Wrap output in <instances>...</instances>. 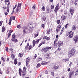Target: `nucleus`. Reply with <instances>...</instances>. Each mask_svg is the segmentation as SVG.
<instances>
[{"label": "nucleus", "mask_w": 78, "mask_h": 78, "mask_svg": "<svg viewBox=\"0 0 78 78\" xmlns=\"http://www.w3.org/2000/svg\"><path fill=\"white\" fill-rule=\"evenodd\" d=\"M21 5H22V3H18V5L16 10V12H18L19 10L21 9Z\"/></svg>", "instance_id": "1"}, {"label": "nucleus", "mask_w": 78, "mask_h": 78, "mask_svg": "<svg viewBox=\"0 0 78 78\" xmlns=\"http://www.w3.org/2000/svg\"><path fill=\"white\" fill-rule=\"evenodd\" d=\"M75 53V49L74 48H73L70 51V55H71V56H73Z\"/></svg>", "instance_id": "2"}, {"label": "nucleus", "mask_w": 78, "mask_h": 78, "mask_svg": "<svg viewBox=\"0 0 78 78\" xmlns=\"http://www.w3.org/2000/svg\"><path fill=\"white\" fill-rule=\"evenodd\" d=\"M39 40H40V39H38L36 41H35L34 40H33V47H34L35 46L36 42H37V44H38V42H39Z\"/></svg>", "instance_id": "3"}, {"label": "nucleus", "mask_w": 78, "mask_h": 78, "mask_svg": "<svg viewBox=\"0 0 78 78\" xmlns=\"http://www.w3.org/2000/svg\"><path fill=\"white\" fill-rule=\"evenodd\" d=\"M23 31L24 34H27L28 32V29L27 27H24L23 28Z\"/></svg>", "instance_id": "4"}, {"label": "nucleus", "mask_w": 78, "mask_h": 78, "mask_svg": "<svg viewBox=\"0 0 78 78\" xmlns=\"http://www.w3.org/2000/svg\"><path fill=\"white\" fill-rule=\"evenodd\" d=\"M75 10L73 8L71 7L70 9L69 12L71 13L72 16H73V13L74 12Z\"/></svg>", "instance_id": "5"}, {"label": "nucleus", "mask_w": 78, "mask_h": 78, "mask_svg": "<svg viewBox=\"0 0 78 78\" xmlns=\"http://www.w3.org/2000/svg\"><path fill=\"white\" fill-rule=\"evenodd\" d=\"M78 36H75L73 38L74 41H75V43L76 44L78 41Z\"/></svg>", "instance_id": "6"}, {"label": "nucleus", "mask_w": 78, "mask_h": 78, "mask_svg": "<svg viewBox=\"0 0 78 78\" xmlns=\"http://www.w3.org/2000/svg\"><path fill=\"white\" fill-rule=\"evenodd\" d=\"M74 72V71H73L70 72V73H69V78H71L72 77Z\"/></svg>", "instance_id": "7"}, {"label": "nucleus", "mask_w": 78, "mask_h": 78, "mask_svg": "<svg viewBox=\"0 0 78 78\" xmlns=\"http://www.w3.org/2000/svg\"><path fill=\"white\" fill-rule=\"evenodd\" d=\"M67 18V16H65L64 15L62 16H61V20H65Z\"/></svg>", "instance_id": "8"}, {"label": "nucleus", "mask_w": 78, "mask_h": 78, "mask_svg": "<svg viewBox=\"0 0 78 78\" xmlns=\"http://www.w3.org/2000/svg\"><path fill=\"white\" fill-rule=\"evenodd\" d=\"M29 61H30V58L28 57L26 58V64L27 66L28 65V63L29 62Z\"/></svg>", "instance_id": "9"}, {"label": "nucleus", "mask_w": 78, "mask_h": 78, "mask_svg": "<svg viewBox=\"0 0 78 78\" xmlns=\"http://www.w3.org/2000/svg\"><path fill=\"white\" fill-rule=\"evenodd\" d=\"M66 35L67 36H68L69 35V38H72V37H73V32L71 34H67V33H66Z\"/></svg>", "instance_id": "10"}, {"label": "nucleus", "mask_w": 78, "mask_h": 78, "mask_svg": "<svg viewBox=\"0 0 78 78\" xmlns=\"http://www.w3.org/2000/svg\"><path fill=\"white\" fill-rule=\"evenodd\" d=\"M61 25L60 24H59L57 27V28L56 29V31L58 32L59 31L61 30Z\"/></svg>", "instance_id": "11"}, {"label": "nucleus", "mask_w": 78, "mask_h": 78, "mask_svg": "<svg viewBox=\"0 0 78 78\" xmlns=\"http://www.w3.org/2000/svg\"><path fill=\"white\" fill-rule=\"evenodd\" d=\"M50 56V53H48L47 54H45L44 55V56L45 58H48Z\"/></svg>", "instance_id": "12"}, {"label": "nucleus", "mask_w": 78, "mask_h": 78, "mask_svg": "<svg viewBox=\"0 0 78 78\" xmlns=\"http://www.w3.org/2000/svg\"><path fill=\"white\" fill-rule=\"evenodd\" d=\"M43 39H46L47 41H49L50 40V38L47 37H43Z\"/></svg>", "instance_id": "13"}, {"label": "nucleus", "mask_w": 78, "mask_h": 78, "mask_svg": "<svg viewBox=\"0 0 78 78\" xmlns=\"http://www.w3.org/2000/svg\"><path fill=\"white\" fill-rule=\"evenodd\" d=\"M53 68H54L55 70H57V69H58V68H59V66H56L54 65L53 66Z\"/></svg>", "instance_id": "14"}, {"label": "nucleus", "mask_w": 78, "mask_h": 78, "mask_svg": "<svg viewBox=\"0 0 78 78\" xmlns=\"http://www.w3.org/2000/svg\"><path fill=\"white\" fill-rule=\"evenodd\" d=\"M58 44H59L60 45H63V44H64V42H63V41L61 42V41H59L58 42Z\"/></svg>", "instance_id": "15"}, {"label": "nucleus", "mask_w": 78, "mask_h": 78, "mask_svg": "<svg viewBox=\"0 0 78 78\" xmlns=\"http://www.w3.org/2000/svg\"><path fill=\"white\" fill-rule=\"evenodd\" d=\"M58 43H54V47L55 48H57L58 47Z\"/></svg>", "instance_id": "16"}, {"label": "nucleus", "mask_w": 78, "mask_h": 78, "mask_svg": "<svg viewBox=\"0 0 78 78\" xmlns=\"http://www.w3.org/2000/svg\"><path fill=\"white\" fill-rule=\"evenodd\" d=\"M22 73H23V74L22 75V76H23L27 74V72H26L25 71H23L22 72Z\"/></svg>", "instance_id": "17"}, {"label": "nucleus", "mask_w": 78, "mask_h": 78, "mask_svg": "<svg viewBox=\"0 0 78 78\" xmlns=\"http://www.w3.org/2000/svg\"><path fill=\"white\" fill-rule=\"evenodd\" d=\"M12 19V18L11 17H10L9 20V25H11V21H12V20H11Z\"/></svg>", "instance_id": "18"}, {"label": "nucleus", "mask_w": 78, "mask_h": 78, "mask_svg": "<svg viewBox=\"0 0 78 78\" xmlns=\"http://www.w3.org/2000/svg\"><path fill=\"white\" fill-rule=\"evenodd\" d=\"M76 26L75 25H73V30H76Z\"/></svg>", "instance_id": "19"}, {"label": "nucleus", "mask_w": 78, "mask_h": 78, "mask_svg": "<svg viewBox=\"0 0 78 78\" xmlns=\"http://www.w3.org/2000/svg\"><path fill=\"white\" fill-rule=\"evenodd\" d=\"M5 28L4 27H2V33H3V32H4V31H5Z\"/></svg>", "instance_id": "20"}, {"label": "nucleus", "mask_w": 78, "mask_h": 78, "mask_svg": "<svg viewBox=\"0 0 78 78\" xmlns=\"http://www.w3.org/2000/svg\"><path fill=\"white\" fill-rule=\"evenodd\" d=\"M29 31L30 33H32V32H33V28L31 27L30 28Z\"/></svg>", "instance_id": "21"}, {"label": "nucleus", "mask_w": 78, "mask_h": 78, "mask_svg": "<svg viewBox=\"0 0 78 78\" xmlns=\"http://www.w3.org/2000/svg\"><path fill=\"white\" fill-rule=\"evenodd\" d=\"M51 48H52V47H49L48 46H47L46 47V49H47V50H50Z\"/></svg>", "instance_id": "22"}, {"label": "nucleus", "mask_w": 78, "mask_h": 78, "mask_svg": "<svg viewBox=\"0 0 78 78\" xmlns=\"http://www.w3.org/2000/svg\"><path fill=\"white\" fill-rule=\"evenodd\" d=\"M11 57L12 59H15V56L13 55V54H12L11 55Z\"/></svg>", "instance_id": "23"}, {"label": "nucleus", "mask_w": 78, "mask_h": 78, "mask_svg": "<svg viewBox=\"0 0 78 78\" xmlns=\"http://www.w3.org/2000/svg\"><path fill=\"white\" fill-rule=\"evenodd\" d=\"M19 73L20 76H21V72H22V69H19Z\"/></svg>", "instance_id": "24"}, {"label": "nucleus", "mask_w": 78, "mask_h": 78, "mask_svg": "<svg viewBox=\"0 0 78 78\" xmlns=\"http://www.w3.org/2000/svg\"><path fill=\"white\" fill-rule=\"evenodd\" d=\"M78 2V1H76V0H74V1L73 2V3L75 5H76L77 4V2Z\"/></svg>", "instance_id": "25"}, {"label": "nucleus", "mask_w": 78, "mask_h": 78, "mask_svg": "<svg viewBox=\"0 0 78 78\" xmlns=\"http://www.w3.org/2000/svg\"><path fill=\"white\" fill-rule=\"evenodd\" d=\"M48 63V62H44H44H42L41 63V65H46V64H47Z\"/></svg>", "instance_id": "26"}, {"label": "nucleus", "mask_w": 78, "mask_h": 78, "mask_svg": "<svg viewBox=\"0 0 78 78\" xmlns=\"http://www.w3.org/2000/svg\"><path fill=\"white\" fill-rule=\"evenodd\" d=\"M38 34L36 33L34 34V38H35V37H37L38 36Z\"/></svg>", "instance_id": "27"}, {"label": "nucleus", "mask_w": 78, "mask_h": 78, "mask_svg": "<svg viewBox=\"0 0 78 78\" xmlns=\"http://www.w3.org/2000/svg\"><path fill=\"white\" fill-rule=\"evenodd\" d=\"M14 64L15 65L17 64V58H15L14 60Z\"/></svg>", "instance_id": "28"}, {"label": "nucleus", "mask_w": 78, "mask_h": 78, "mask_svg": "<svg viewBox=\"0 0 78 78\" xmlns=\"http://www.w3.org/2000/svg\"><path fill=\"white\" fill-rule=\"evenodd\" d=\"M41 19L43 21H45V20H46V18H45V17L44 16Z\"/></svg>", "instance_id": "29"}, {"label": "nucleus", "mask_w": 78, "mask_h": 78, "mask_svg": "<svg viewBox=\"0 0 78 78\" xmlns=\"http://www.w3.org/2000/svg\"><path fill=\"white\" fill-rule=\"evenodd\" d=\"M54 8V6L53 5H51V6L50 7V9H53Z\"/></svg>", "instance_id": "30"}, {"label": "nucleus", "mask_w": 78, "mask_h": 78, "mask_svg": "<svg viewBox=\"0 0 78 78\" xmlns=\"http://www.w3.org/2000/svg\"><path fill=\"white\" fill-rule=\"evenodd\" d=\"M40 66H41V64H40V63H38L36 66V67L37 68H38V67H40Z\"/></svg>", "instance_id": "31"}, {"label": "nucleus", "mask_w": 78, "mask_h": 78, "mask_svg": "<svg viewBox=\"0 0 78 78\" xmlns=\"http://www.w3.org/2000/svg\"><path fill=\"white\" fill-rule=\"evenodd\" d=\"M12 41H14V42H18V41H17V39H12Z\"/></svg>", "instance_id": "32"}, {"label": "nucleus", "mask_w": 78, "mask_h": 78, "mask_svg": "<svg viewBox=\"0 0 78 78\" xmlns=\"http://www.w3.org/2000/svg\"><path fill=\"white\" fill-rule=\"evenodd\" d=\"M12 39H15V34H13V35L12 36Z\"/></svg>", "instance_id": "33"}, {"label": "nucleus", "mask_w": 78, "mask_h": 78, "mask_svg": "<svg viewBox=\"0 0 78 78\" xmlns=\"http://www.w3.org/2000/svg\"><path fill=\"white\" fill-rule=\"evenodd\" d=\"M59 4H58L57 5L56 7H55L56 8H58V9H59Z\"/></svg>", "instance_id": "34"}, {"label": "nucleus", "mask_w": 78, "mask_h": 78, "mask_svg": "<svg viewBox=\"0 0 78 78\" xmlns=\"http://www.w3.org/2000/svg\"><path fill=\"white\" fill-rule=\"evenodd\" d=\"M59 9H58V8L55 7V12H57V11H58V10Z\"/></svg>", "instance_id": "35"}, {"label": "nucleus", "mask_w": 78, "mask_h": 78, "mask_svg": "<svg viewBox=\"0 0 78 78\" xmlns=\"http://www.w3.org/2000/svg\"><path fill=\"white\" fill-rule=\"evenodd\" d=\"M45 50H46V48H44L42 49V51H44Z\"/></svg>", "instance_id": "36"}, {"label": "nucleus", "mask_w": 78, "mask_h": 78, "mask_svg": "<svg viewBox=\"0 0 78 78\" xmlns=\"http://www.w3.org/2000/svg\"><path fill=\"white\" fill-rule=\"evenodd\" d=\"M42 10H43V11H45V7L43 6L42 8Z\"/></svg>", "instance_id": "37"}, {"label": "nucleus", "mask_w": 78, "mask_h": 78, "mask_svg": "<svg viewBox=\"0 0 78 78\" xmlns=\"http://www.w3.org/2000/svg\"><path fill=\"white\" fill-rule=\"evenodd\" d=\"M32 48V46H31V45H30L29 47V50H30Z\"/></svg>", "instance_id": "38"}, {"label": "nucleus", "mask_w": 78, "mask_h": 78, "mask_svg": "<svg viewBox=\"0 0 78 78\" xmlns=\"http://www.w3.org/2000/svg\"><path fill=\"white\" fill-rule=\"evenodd\" d=\"M78 75V69H77L75 75Z\"/></svg>", "instance_id": "39"}, {"label": "nucleus", "mask_w": 78, "mask_h": 78, "mask_svg": "<svg viewBox=\"0 0 78 78\" xmlns=\"http://www.w3.org/2000/svg\"><path fill=\"white\" fill-rule=\"evenodd\" d=\"M17 28H21V26L20 25H19L17 26Z\"/></svg>", "instance_id": "40"}, {"label": "nucleus", "mask_w": 78, "mask_h": 78, "mask_svg": "<svg viewBox=\"0 0 78 78\" xmlns=\"http://www.w3.org/2000/svg\"><path fill=\"white\" fill-rule=\"evenodd\" d=\"M51 75H52V76H54V75H55V74H54V73L53 72H51Z\"/></svg>", "instance_id": "41"}, {"label": "nucleus", "mask_w": 78, "mask_h": 78, "mask_svg": "<svg viewBox=\"0 0 78 78\" xmlns=\"http://www.w3.org/2000/svg\"><path fill=\"white\" fill-rule=\"evenodd\" d=\"M23 71H26V70H27V68L25 67H23Z\"/></svg>", "instance_id": "42"}, {"label": "nucleus", "mask_w": 78, "mask_h": 78, "mask_svg": "<svg viewBox=\"0 0 78 78\" xmlns=\"http://www.w3.org/2000/svg\"><path fill=\"white\" fill-rule=\"evenodd\" d=\"M45 42V41H41V44H44Z\"/></svg>", "instance_id": "43"}, {"label": "nucleus", "mask_w": 78, "mask_h": 78, "mask_svg": "<svg viewBox=\"0 0 78 78\" xmlns=\"http://www.w3.org/2000/svg\"><path fill=\"white\" fill-rule=\"evenodd\" d=\"M57 23L58 24H59L60 23V20H58L57 21Z\"/></svg>", "instance_id": "44"}, {"label": "nucleus", "mask_w": 78, "mask_h": 78, "mask_svg": "<svg viewBox=\"0 0 78 78\" xmlns=\"http://www.w3.org/2000/svg\"><path fill=\"white\" fill-rule=\"evenodd\" d=\"M69 60V58H67L66 59H65V62H66V61H68Z\"/></svg>", "instance_id": "45"}, {"label": "nucleus", "mask_w": 78, "mask_h": 78, "mask_svg": "<svg viewBox=\"0 0 78 78\" xmlns=\"http://www.w3.org/2000/svg\"><path fill=\"white\" fill-rule=\"evenodd\" d=\"M41 27H42L43 28H44V27H45L44 24H42L41 25Z\"/></svg>", "instance_id": "46"}, {"label": "nucleus", "mask_w": 78, "mask_h": 78, "mask_svg": "<svg viewBox=\"0 0 78 78\" xmlns=\"http://www.w3.org/2000/svg\"><path fill=\"white\" fill-rule=\"evenodd\" d=\"M12 32H13V30H9V33H10L11 34V33Z\"/></svg>", "instance_id": "47"}, {"label": "nucleus", "mask_w": 78, "mask_h": 78, "mask_svg": "<svg viewBox=\"0 0 78 78\" xmlns=\"http://www.w3.org/2000/svg\"><path fill=\"white\" fill-rule=\"evenodd\" d=\"M3 23V21H1L0 22V26H2V24Z\"/></svg>", "instance_id": "48"}, {"label": "nucleus", "mask_w": 78, "mask_h": 78, "mask_svg": "<svg viewBox=\"0 0 78 78\" xmlns=\"http://www.w3.org/2000/svg\"><path fill=\"white\" fill-rule=\"evenodd\" d=\"M45 74H48V72L47 70H46L45 71Z\"/></svg>", "instance_id": "49"}, {"label": "nucleus", "mask_w": 78, "mask_h": 78, "mask_svg": "<svg viewBox=\"0 0 78 78\" xmlns=\"http://www.w3.org/2000/svg\"><path fill=\"white\" fill-rule=\"evenodd\" d=\"M50 30H47V33L48 34H50Z\"/></svg>", "instance_id": "50"}, {"label": "nucleus", "mask_w": 78, "mask_h": 78, "mask_svg": "<svg viewBox=\"0 0 78 78\" xmlns=\"http://www.w3.org/2000/svg\"><path fill=\"white\" fill-rule=\"evenodd\" d=\"M12 20H15V16H12Z\"/></svg>", "instance_id": "51"}, {"label": "nucleus", "mask_w": 78, "mask_h": 78, "mask_svg": "<svg viewBox=\"0 0 78 78\" xmlns=\"http://www.w3.org/2000/svg\"><path fill=\"white\" fill-rule=\"evenodd\" d=\"M2 61H4V62H5V59H4V58H3V57H2Z\"/></svg>", "instance_id": "52"}, {"label": "nucleus", "mask_w": 78, "mask_h": 78, "mask_svg": "<svg viewBox=\"0 0 78 78\" xmlns=\"http://www.w3.org/2000/svg\"><path fill=\"white\" fill-rule=\"evenodd\" d=\"M19 56H20V57H22V53H19Z\"/></svg>", "instance_id": "53"}, {"label": "nucleus", "mask_w": 78, "mask_h": 78, "mask_svg": "<svg viewBox=\"0 0 78 78\" xmlns=\"http://www.w3.org/2000/svg\"><path fill=\"white\" fill-rule=\"evenodd\" d=\"M37 57V55L35 54V56L34 57V59H36V58Z\"/></svg>", "instance_id": "54"}, {"label": "nucleus", "mask_w": 78, "mask_h": 78, "mask_svg": "<svg viewBox=\"0 0 78 78\" xmlns=\"http://www.w3.org/2000/svg\"><path fill=\"white\" fill-rule=\"evenodd\" d=\"M10 36H11V34L10 33H9L8 34V37H10Z\"/></svg>", "instance_id": "55"}, {"label": "nucleus", "mask_w": 78, "mask_h": 78, "mask_svg": "<svg viewBox=\"0 0 78 78\" xmlns=\"http://www.w3.org/2000/svg\"><path fill=\"white\" fill-rule=\"evenodd\" d=\"M57 50L58 51H59L61 50V48H59Z\"/></svg>", "instance_id": "56"}, {"label": "nucleus", "mask_w": 78, "mask_h": 78, "mask_svg": "<svg viewBox=\"0 0 78 78\" xmlns=\"http://www.w3.org/2000/svg\"><path fill=\"white\" fill-rule=\"evenodd\" d=\"M57 41H58V40H55V41H54V44H55L56 43H57Z\"/></svg>", "instance_id": "57"}, {"label": "nucleus", "mask_w": 78, "mask_h": 78, "mask_svg": "<svg viewBox=\"0 0 78 78\" xmlns=\"http://www.w3.org/2000/svg\"><path fill=\"white\" fill-rule=\"evenodd\" d=\"M38 61H42V59L41 58H38Z\"/></svg>", "instance_id": "58"}, {"label": "nucleus", "mask_w": 78, "mask_h": 78, "mask_svg": "<svg viewBox=\"0 0 78 78\" xmlns=\"http://www.w3.org/2000/svg\"><path fill=\"white\" fill-rule=\"evenodd\" d=\"M7 12H9V7H8L7 8Z\"/></svg>", "instance_id": "59"}, {"label": "nucleus", "mask_w": 78, "mask_h": 78, "mask_svg": "<svg viewBox=\"0 0 78 78\" xmlns=\"http://www.w3.org/2000/svg\"><path fill=\"white\" fill-rule=\"evenodd\" d=\"M47 12L48 13V12H49V9H47Z\"/></svg>", "instance_id": "60"}, {"label": "nucleus", "mask_w": 78, "mask_h": 78, "mask_svg": "<svg viewBox=\"0 0 78 78\" xmlns=\"http://www.w3.org/2000/svg\"><path fill=\"white\" fill-rule=\"evenodd\" d=\"M64 15H66V14H67V11H64Z\"/></svg>", "instance_id": "61"}, {"label": "nucleus", "mask_w": 78, "mask_h": 78, "mask_svg": "<svg viewBox=\"0 0 78 78\" xmlns=\"http://www.w3.org/2000/svg\"><path fill=\"white\" fill-rule=\"evenodd\" d=\"M27 48H28V46H26L25 47V50H27Z\"/></svg>", "instance_id": "62"}, {"label": "nucleus", "mask_w": 78, "mask_h": 78, "mask_svg": "<svg viewBox=\"0 0 78 78\" xmlns=\"http://www.w3.org/2000/svg\"><path fill=\"white\" fill-rule=\"evenodd\" d=\"M69 25V24H67L66 25L65 28H67V25Z\"/></svg>", "instance_id": "63"}, {"label": "nucleus", "mask_w": 78, "mask_h": 78, "mask_svg": "<svg viewBox=\"0 0 78 78\" xmlns=\"http://www.w3.org/2000/svg\"><path fill=\"white\" fill-rule=\"evenodd\" d=\"M68 72H70V68H69L67 70Z\"/></svg>", "instance_id": "64"}]
</instances>
